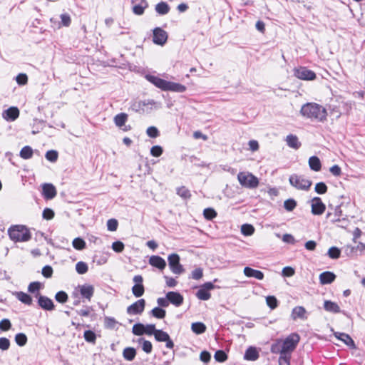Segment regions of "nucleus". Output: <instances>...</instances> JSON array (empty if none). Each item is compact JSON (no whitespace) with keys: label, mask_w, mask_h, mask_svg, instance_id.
<instances>
[{"label":"nucleus","mask_w":365,"mask_h":365,"mask_svg":"<svg viewBox=\"0 0 365 365\" xmlns=\"http://www.w3.org/2000/svg\"><path fill=\"white\" fill-rule=\"evenodd\" d=\"M300 113L307 118L318 122L325 121L327 116L326 108L316 103H307L303 105Z\"/></svg>","instance_id":"obj_1"},{"label":"nucleus","mask_w":365,"mask_h":365,"mask_svg":"<svg viewBox=\"0 0 365 365\" xmlns=\"http://www.w3.org/2000/svg\"><path fill=\"white\" fill-rule=\"evenodd\" d=\"M237 180L242 186L247 188L254 189L259 185L258 178L249 172H240Z\"/></svg>","instance_id":"obj_2"},{"label":"nucleus","mask_w":365,"mask_h":365,"mask_svg":"<svg viewBox=\"0 0 365 365\" xmlns=\"http://www.w3.org/2000/svg\"><path fill=\"white\" fill-rule=\"evenodd\" d=\"M300 336L297 333H292L289 334L283 341L282 346L281 348V352L291 354V353L295 349L299 341Z\"/></svg>","instance_id":"obj_3"},{"label":"nucleus","mask_w":365,"mask_h":365,"mask_svg":"<svg viewBox=\"0 0 365 365\" xmlns=\"http://www.w3.org/2000/svg\"><path fill=\"white\" fill-rule=\"evenodd\" d=\"M289 181L293 187L301 190H308L312 185L310 180L297 174L290 175Z\"/></svg>","instance_id":"obj_4"},{"label":"nucleus","mask_w":365,"mask_h":365,"mask_svg":"<svg viewBox=\"0 0 365 365\" xmlns=\"http://www.w3.org/2000/svg\"><path fill=\"white\" fill-rule=\"evenodd\" d=\"M8 234L15 242H25L31 238L29 230H8Z\"/></svg>","instance_id":"obj_5"},{"label":"nucleus","mask_w":365,"mask_h":365,"mask_svg":"<svg viewBox=\"0 0 365 365\" xmlns=\"http://www.w3.org/2000/svg\"><path fill=\"white\" fill-rule=\"evenodd\" d=\"M168 260L170 269L174 274H180L184 272L185 269L180 263V257L178 254L170 255Z\"/></svg>","instance_id":"obj_6"},{"label":"nucleus","mask_w":365,"mask_h":365,"mask_svg":"<svg viewBox=\"0 0 365 365\" xmlns=\"http://www.w3.org/2000/svg\"><path fill=\"white\" fill-rule=\"evenodd\" d=\"M153 41L155 44L163 46L168 40V34L160 27H156L153 31Z\"/></svg>","instance_id":"obj_7"},{"label":"nucleus","mask_w":365,"mask_h":365,"mask_svg":"<svg viewBox=\"0 0 365 365\" xmlns=\"http://www.w3.org/2000/svg\"><path fill=\"white\" fill-rule=\"evenodd\" d=\"M145 307V300L140 299L127 307V313L129 315L141 314Z\"/></svg>","instance_id":"obj_8"},{"label":"nucleus","mask_w":365,"mask_h":365,"mask_svg":"<svg viewBox=\"0 0 365 365\" xmlns=\"http://www.w3.org/2000/svg\"><path fill=\"white\" fill-rule=\"evenodd\" d=\"M294 76L302 80L312 81L316 78L314 71L305 67H300L294 70Z\"/></svg>","instance_id":"obj_9"},{"label":"nucleus","mask_w":365,"mask_h":365,"mask_svg":"<svg viewBox=\"0 0 365 365\" xmlns=\"http://www.w3.org/2000/svg\"><path fill=\"white\" fill-rule=\"evenodd\" d=\"M135 285L132 287V292L135 297H140L143 295L145 289L143 284V277L141 275H135L133 279Z\"/></svg>","instance_id":"obj_10"},{"label":"nucleus","mask_w":365,"mask_h":365,"mask_svg":"<svg viewBox=\"0 0 365 365\" xmlns=\"http://www.w3.org/2000/svg\"><path fill=\"white\" fill-rule=\"evenodd\" d=\"M312 212L315 215H320L325 211L326 206L318 197H314L311 200Z\"/></svg>","instance_id":"obj_11"},{"label":"nucleus","mask_w":365,"mask_h":365,"mask_svg":"<svg viewBox=\"0 0 365 365\" xmlns=\"http://www.w3.org/2000/svg\"><path fill=\"white\" fill-rule=\"evenodd\" d=\"M57 195L55 186L51 183H44L42 185V195L46 200H52Z\"/></svg>","instance_id":"obj_12"},{"label":"nucleus","mask_w":365,"mask_h":365,"mask_svg":"<svg viewBox=\"0 0 365 365\" xmlns=\"http://www.w3.org/2000/svg\"><path fill=\"white\" fill-rule=\"evenodd\" d=\"M308 317V313L306 309L302 306H297L293 308L291 313V318L293 320L300 319L302 320H306Z\"/></svg>","instance_id":"obj_13"},{"label":"nucleus","mask_w":365,"mask_h":365,"mask_svg":"<svg viewBox=\"0 0 365 365\" xmlns=\"http://www.w3.org/2000/svg\"><path fill=\"white\" fill-rule=\"evenodd\" d=\"M133 11L136 15H142L148 6L146 0H132Z\"/></svg>","instance_id":"obj_14"},{"label":"nucleus","mask_w":365,"mask_h":365,"mask_svg":"<svg viewBox=\"0 0 365 365\" xmlns=\"http://www.w3.org/2000/svg\"><path fill=\"white\" fill-rule=\"evenodd\" d=\"M166 297L169 303L175 307H180L183 303V297L179 292H169L166 294Z\"/></svg>","instance_id":"obj_15"},{"label":"nucleus","mask_w":365,"mask_h":365,"mask_svg":"<svg viewBox=\"0 0 365 365\" xmlns=\"http://www.w3.org/2000/svg\"><path fill=\"white\" fill-rule=\"evenodd\" d=\"M38 305L45 310L51 311L55 308L53 301L46 296L40 295L38 299Z\"/></svg>","instance_id":"obj_16"},{"label":"nucleus","mask_w":365,"mask_h":365,"mask_svg":"<svg viewBox=\"0 0 365 365\" xmlns=\"http://www.w3.org/2000/svg\"><path fill=\"white\" fill-rule=\"evenodd\" d=\"M334 336L338 339L343 341L346 345H347L351 349H355V343L354 340L351 339V337L345 333H341V332H334Z\"/></svg>","instance_id":"obj_17"},{"label":"nucleus","mask_w":365,"mask_h":365,"mask_svg":"<svg viewBox=\"0 0 365 365\" xmlns=\"http://www.w3.org/2000/svg\"><path fill=\"white\" fill-rule=\"evenodd\" d=\"M146 78L148 81L154 84L156 87L160 88L163 91H165L168 81L162 79L158 76L148 75Z\"/></svg>","instance_id":"obj_18"},{"label":"nucleus","mask_w":365,"mask_h":365,"mask_svg":"<svg viewBox=\"0 0 365 365\" xmlns=\"http://www.w3.org/2000/svg\"><path fill=\"white\" fill-rule=\"evenodd\" d=\"M321 284H329L333 282L336 279V275L331 272H324L319 277Z\"/></svg>","instance_id":"obj_19"},{"label":"nucleus","mask_w":365,"mask_h":365,"mask_svg":"<svg viewBox=\"0 0 365 365\" xmlns=\"http://www.w3.org/2000/svg\"><path fill=\"white\" fill-rule=\"evenodd\" d=\"M149 264L161 270L165 269L166 267L165 260L161 257L157 255H153L150 257Z\"/></svg>","instance_id":"obj_20"},{"label":"nucleus","mask_w":365,"mask_h":365,"mask_svg":"<svg viewBox=\"0 0 365 365\" xmlns=\"http://www.w3.org/2000/svg\"><path fill=\"white\" fill-rule=\"evenodd\" d=\"M80 293L83 297L86 298L88 301H91V297L94 294V287L92 285L83 284L79 287Z\"/></svg>","instance_id":"obj_21"},{"label":"nucleus","mask_w":365,"mask_h":365,"mask_svg":"<svg viewBox=\"0 0 365 365\" xmlns=\"http://www.w3.org/2000/svg\"><path fill=\"white\" fill-rule=\"evenodd\" d=\"M243 272L247 277H254L259 280H262L264 278V274L261 271L254 269L249 267H245Z\"/></svg>","instance_id":"obj_22"},{"label":"nucleus","mask_w":365,"mask_h":365,"mask_svg":"<svg viewBox=\"0 0 365 365\" xmlns=\"http://www.w3.org/2000/svg\"><path fill=\"white\" fill-rule=\"evenodd\" d=\"M165 91L183 93L186 91V87L184 85L178 83L168 81Z\"/></svg>","instance_id":"obj_23"},{"label":"nucleus","mask_w":365,"mask_h":365,"mask_svg":"<svg viewBox=\"0 0 365 365\" xmlns=\"http://www.w3.org/2000/svg\"><path fill=\"white\" fill-rule=\"evenodd\" d=\"M259 356V352L254 346H250L246 350L244 359L247 361H256Z\"/></svg>","instance_id":"obj_24"},{"label":"nucleus","mask_w":365,"mask_h":365,"mask_svg":"<svg viewBox=\"0 0 365 365\" xmlns=\"http://www.w3.org/2000/svg\"><path fill=\"white\" fill-rule=\"evenodd\" d=\"M287 145L293 149L297 150L301 146V143L299 141V139L295 135H288L285 140Z\"/></svg>","instance_id":"obj_25"},{"label":"nucleus","mask_w":365,"mask_h":365,"mask_svg":"<svg viewBox=\"0 0 365 365\" xmlns=\"http://www.w3.org/2000/svg\"><path fill=\"white\" fill-rule=\"evenodd\" d=\"M324 309L331 313H339L341 312L339 306L336 302L329 300L324 301Z\"/></svg>","instance_id":"obj_26"},{"label":"nucleus","mask_w":365,"mask_h":365,"mask_svg":"<svg viewBox=\"0 0 365 365\" xmlns=\"http://www.w3.org/2000/svg\"><path fill=\"white\" fill-rule=\"evenodd\" d=\"M15 297L22 303L26 305L32 304V298L28 294L23 292H16L14 293Z\"/></svg>","instance_id":"obj_27"},{"label":"nucleus","mask_w":365,"mask_h":365,"mask_svg":"<svg viewBox=\"0 0 365 365\" xmlns=\"http://www.w3.org/2000/svg\"><path fill=\"white\" fill-rule=\"evenodd\" d=\"M309 168L316 172H318L321 170L322 164L319 158L317 156H312L309 159Z\"/></svg>","instance_id":"obj_28"},{"label":"nucleus","mask_w":365,"mask_h":365,"mask_svg":"<svg viewBox=\"0 0 365 365\" xmlns=\"http://www.w3.org/2000/svg\"><path fill=\"white\" fill-rule=\"evenodd\" d=\"M136 355V351L133 347H126L123 351V356L127 361H133Z\"/></svg>","instance_id":"obj_29"},{"label":"nucleus","mask_w":365,"mask_h":365,"mask_svg":"<svg viewBox=\"0 0 365 365\" xmlns=\"http://www.w3.org/2000/svg\"><path fill=\"white\" fill-rule=\"evenodd\" d=\"M128 120V115L124 113L116 115L114 118V123L116 126L122 128Z\"/></svg>","instance_id":"obj_30"},{"label":"nucleus","mask_w":365,"mask_h":365,"mask_svg":"<svg viewBox=\"0 0 365 365\" xmlns=\"http://www.w3.org/2000/svg\"><path fill=\"white\" fill-rule=\"evenodd\" d=\"M155 11L160 15H165L169 12L170 6L166 2L161 1L155 6Z\"/></svg>","instance_id":"obj_31"},{"label":"nucleus","mask_w":365,"mask_h":365,"mask_svg":"<svg viewBox=\"0 0 365 365\" xmlns=\"http://www.w3.org/2000/svg\"><path fill=\"white\" fill-rule=\"evenodd\" d=\"M138 342L141 344L143 351L146 354H150L153 350V345L150 341L145 340L144 338H140Z\"/></svg>","instance_id":"obj_32"},{"label":"nucleus","mask_w":365,"mask_h":365,"mask_svg":"<svg viewBox=\"0 0 365 365\" xmlns=\"http://www.w3.org/2000/svg\"><path fill=\"white\" fill-rule=\"evenodd\" d=\"M6 118L11 120H16L19 115V110L17 108L11 107L6 110Z\"/></svg>","instance_id":"obj_33"},{"label":"nucleus","mask_w":365,"mask_h":365,"mask_svg":"<svg viewBox=\"0 0 365 365\" xmlns=\"http://www.w3.org/2000/svg\"><path fill=\"white\" fill-rule=\"evenodd\" d=\"M191 329L194 333L200 334L205 331L206 326L202 322H195L192 324Z\"/></svg>","instance_id":"obj_34"},{"label":"nucleus","mask_w":365,"mask_h":365,"mask_svg":"<svg viewBox=\"0 0 365 365\" xmlns=\"http://www.w3.org/2000/svg\"><path fill=\"white\" fill-rule=\"evenodd\" d=\"M33 149L30 146H24L20 151V157L23 159H30L33 156Z\"/></svg>","instance_id":"obj_35"},{"label":"nucleus","mask_w":365,"mask_h":365,"mask_svg":"<svg viewBox=\"0 0 365 365\" xmlns=\"http://www.w3.org/2000/svg\"><path fill=\"white\" fill-rule=\"evenodd\" d=\"M154 336L156 341L160 342H165V341L168 340L170 337L169 334L167 332L161 329H157L156 332L154 334Z\"/></svg>","instance_id":"obj_36"},{"label":"nucleus","mask_w":365,"mask_h":365,"mask_svg":"<svg viewBox=\"0 0 365 365\" xmlns=\"http://www.w3.org/2000/svg\"><path fill=\"white\" fill-rule=\"evenodd\" d=\"M327 218L328 221L331 222H342L341 225H336V226L340 228H345L346 227V225H344L345 220L343 219L342 220H341L340 218H339L334 214L329 212L327 215Z\"/></svg>","instance_id":"obj_37"},{"label":"nucleus","mask_w":365,"mask_h":365,"mask_svg":"<svg viewBox=\"0 0 365 365\" xmlns=\"http://www.w3.org/2000/svg\"><path fill=\"white\" fill-rule=\"evenodd\" d=\"M118 322L110 317H104V326L106 329H113L116 327Z\"/></svg>","instance_id":"obj_38"},{"label":"nucleus","mask_w":365,"mask_h":365,"mask_svg":"<svg viewBox=\"0 0 365 365\" xmlns=\"http://www.w3.org/2000/svg\"><path fill=\"white\" fill-rule=\"evenodd\" d=\"M196 297L200 300H208L211 297L210 293L200 287L196 293Z\"/></svg>","instance_id":"obj_39"},{"label":"nucleus","mask_w":365,"mask_h":365,"mask_svg":"<svg viewBox=\"0 0 365 365\" xmlns=\"http://www.w3.org/2000/svg\"><path fill=\"white\" fill-rule=\"evenodd\" d=\"M150 314L157 319H163L165 317L166 312L160 307H155L150 311Z\"/></svg>","instance_id":"obj_40"},{"label":"nucleus","mask_w":365,"mask_h":365,"mask_svg":"<svg viewBox=\"0 0 365 365\" xmlns=\"http://www.w3.org/2000/svg\"><path fill=\"white\" fill-rule=\"evenodd\" d=\"M132 332L136 336H142L145 334V325L141 323H137L133 325Z\"/></svg>","instance_id":"obj_41"},{"label":"nucleus","mask_w":365,"mask_h":365,"mask_svg":"<svg viewBox=\"0 0 365 365\" xmlns=\"http://www.w3.org/2000/svg\"><path fill=\"white\" fill-rule=\"evenodd\" d=\"M177 194L181 197L182 198L187 200L190 198L191 194L190 190L186 188L185 186H182L177 189Z\"/></svg>","instance_id":"obj_42"},{"label":"nucleus","mask_w":365,"mask_h":365,"mask_svg":"<svg viewBox=\"0 0 365 365\" xmlns=\"http://www.w3.org/2000/svg\"><path fill=\"white\" fill-rule=\"evenodd\" d=\"M83 337L87 342L95 344L96 340V334L91 330L84 331Z\"/></svg>","instance_id":"obj_43"},{"label":"nucleus","mask_w":365,"mask_h":365,"mask_svg":"<svg viewBox=\"0 0 365 365\" xmlns=\"http://www.w3.org/2000/svg\"><path fill=\"white\" fill-rule=\"evenodd\" d=\"M327 255L331 259H336L340 257L341 250L336 247H331L329 249Z\"/></svg>","instance_id":"obj_44"},{"label":"nucleus","mask_w":365,"mask_h":365,"mask_svg":"<svg viewBox=\"0 0 365 365\" xmlns=\"http://www.w3.org/2000/svg\"><path fill=\"white\" fill-rule=\"evenodd\" d=\"M15 341L19 346H23L27 342V336L25 334L19 333L15 336Z\"/></svg>","instance_id":"obj_45"},{"label":"nucleus","mask_w":365,"mask_h":365,"mask_svg":"<svg viewBox=\"0 0 365 365\" xmlns=\"http://www.w3.org/2000/svg\"><path fill=\"white\" fill-rule=\"evenodd\" d=\"M291 354L281 352L279 358V365H290Z\"/></svg>","instance_id":"obj_46"},{"label":"nucleus","mask_w":365,"mask_h":365,"mask_svg":"<svg viewBox=\"0 0 365 365\" xmlns=\"http://www.w3.org/2000/svg\"><path fill=\"white\" fill-rule=\"evenodd\" d=\"M297 207V202L294 199H288L284 202V207L291 212Z\"/></svg>","instance_id":"obj_47"},{"label":"nucleus","mask_w":365,"mask_h":365,"mask_svg":"<svg viewBox=\"0 0 365 365\" xmlns=\"http://www.w3.org/2000/svg\"><path fill=\"white\" fill-rule=\"evenodd\" d=\"M88 267L87 264L83 262H78L76 264V270L80 274L86 273L88 271Z\"/></svg>","instance_id":"obj_48"},{"label":"nucleus","mask_w":365,"mask_h":365,"mask_svg":"<svg viewBox=\"0 0 365 365\" xmlns=\"http://www.w3.org/2000/svg\"><path fill=\"white\" fill-rule=\"evenodd\" d=\"M45 157L48 161L54 163L58 160V154L57 151L51 150L46 152Z\"/></svg>","instance_id":"obj_49"},{"label":"nucleus","mask_w":365,"mask_h":365,"mask_svg":"<svg viewBox=\"0 0 365 365\" xmlns=\"http://www.w3.org/2000/svg\"><path fill=\"white\" fill-rule=\"evenodd\" d=\"M214 358L217 361L219 362H224L227 359V355L226 353L222 350H218L215 352L214 355Z\"/></svg>","instance_id":"obj_50"},{"label":"nucleus","mask_w":365,"mask_h":365,"mask_svg":"<svg viewBox=\"0 0 365 365\" xmlns=\"http://www.w3.org/2000/svg\"><path fill=\"white\" fill-rule=\"evenodd\" d=\"M55 299L60 303H65L68 300V294L63 291H59L56 294Z\"/></svg>","instance_id":"obj_51"},{"label":"nucleus","mask_w":365,"mask_h":365,"mask_svg":"<svg viewBox=\"0 0 365 365\" xmlns=\"http://www.w3.org/2000/svg\"><path fill=\"white\" fill-rule=\"evenodd\" d=\"M73 246L75 249L81 250L85 247L86 242L81 238L77 237L73 240Z\"/></svg>","instance_id":"obj_52"},{"label":"nucleus","mask_w":365,"mask_h":365,"mask_svg":"<svg viewBox=\"0 0 365 365\" xmlns=\"http://www.w3.org/2000/svg\"><path fill=\"white\" fill-rule=\"evenodd\" d=\"M266 302L269 307L272 309H275L278 305L277 299L274 296H268L266 298Z\"/></svg>","instance_id":"obj_53"},{"label":"nucleus","mask_w":365,"mask_h":365,"mask_svg":"<svg viewBox=\"0 0 365 365\" xmlns=\"http://www.w3.org/2000/svg\"><path fill=\"white\" fill-rule=\"evenodd\" d=\"M314 190L318 194H324L327 191V186L324 182H318L316 184Z\"/></svg>","instance_id":"obj_54"},{"label":"nucleus","mask_w":365,"mask_h":365,"mask_svg":"<svg viewBox=\"0 0 365 365\" xmlns=\"http://www.w3.org/2000/svg\"><path fill=\"white\" fill-rule=\"evenodd\" d=\"M205 217L207 220H212L216 217L217 212L212 208H206L203 211Z\"/></svg>","instance_id":"obj_55"},{"label":"nucleus","mask_w":365,"mask_h":365,"mask_svg":"<svg viewBox=\"0 0 365 365\" xmlns=\"http://www.w3.org/2000/svg\"><path fill=\"white\" fill-rule=\"evenodd\" d=\"M124 244L120 241H116L112 244L113 250L118 253L122 252L124 250Z\"/></svg>","instance_id":"obj_56"},{"label":"nucleus","mask_w":365,"mask_h":365,"mask_svg":"<svg viewBox=\"0 0 365 365\" xmlns=\"http://www.w3.org/2000/svg\"><path fill=\"white\" fill-rule=\"evenodd\" d=\"M41 288V283L38 282H34L29 284L28 291L31 293L38 292Z\"/></svg>","instance_id":"obj_57"},{"label":"nucleus","mask_w":365,"mask_h":365,"mask_svg":"<svg viewBox=\"0 0 365 365\" xmlns=\"http://www.w3.org/2000/svg\"><path fill=\"white\" fill-rule=\"evenodd\" d=\"M10 347V341L6 337L0 338V349L2 351H6Z\"/></svg>","instance_id":"obj_58"},{"label":"nucleus","mask_w":365,"mask_h":365,"mask_svg":"<svg viewBox=\"0 0 365 365\" xmlns=\"http://www.w3.org/2000/svg\"><path fill=\"white\" fill-rule=\"evenodd\" d=\"M147 135L150 138H157L159 136V131L156 127L150 126L146 130Z\"/></svg>","instance_id":"obj_59"},{"label":"nucleus","mask_w":365,"mask_h":365,"mask_svg":"<svg viewBox=\"0 0 365 365\" xmlns=\"http://www.w3.org/2000/svg\"><path fill=\"white\" fill-rule=\"evenodd\" d=\"M16 81L19 85H26L28 82V77L25 73H19L16 77Z\"/></svg>","instance_id":"obj_60"},{"label":"nucleus","mask_w":365,"mask_h":365,"mask_svg":"<svg viewBox=\"0 0 365 365\" xmlns=\"http://www.w3.org/2000/svg\"><path fill=\"white\" fill-rule=\"evenodd\" d=\"M155 325L153 324H149L145 325V334L147 335H154L156 332Z\"/></svg>","instance_id":"obj_61"},{"label":"nucleus","mask_w":365,"mask_h":365,"mask_svg":"<svg viewBox=\"0 0 365 365\" xmlns=\"http://www.w3.org/2000/svg\"><path fill=\"white\" fill-rule=\"evenodd\" d=\"M163 153V148L159 145H154L150 149V154L154 157H159Z\"/></svg>","instance_id":"obj_62"},{"label":"nucleus","mask_w":365,"mask_h":365,"mask_svg":"<svg viewBox=\"0 0 365 365\" xmlns=\"http://www.w3.org/2000/svg\"><path fill=\"white\" fill-rule=\"evenodd\" d=\"M61 20V24L64 26H68L71 24V19L68 14H62L60 16Z\"/></svg>","instance_id":"obj_63"},{"label":"nucleus","mask_w":365,"mask_h":365,"mask_svg":"<svg viewBox=\"0 0 365 365\" xmlns=\"http://www.w3.org/2000/svg\"><path fill=\"white\" fill-rule=\"evenodd\" d=\"M11 324L7 319H4L0 322V329L2 331H8L10 329Z\"/></svg>","instance_id":"obj_64"}]
</instances>
